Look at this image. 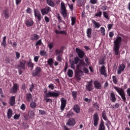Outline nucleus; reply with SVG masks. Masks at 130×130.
I'll use <instances>...</instances> for the list:
<instances>
[{
	"mask_svg": "<svg viewBox=\"0 0 130 130\" xmlns=\"http://www.w3.org/2000/svg\"><path fill=\"white\" fill-rule=\"evenodd\" d=\"M127 95L130 97V88H128L127 89Z\"/></svg>",
	"mask_w": 130,
	"mask_h": 130,
	"instance_id": "nucleus-64",
	"label": "nucleus"
},
{
	"mask_svg": "<svg viewBox=\"0 0 130 130\" xmlns=\"http://www.w3.org/2000/svg\"><path fill=\"white\" fill-rule=\"evenodd\" d=\"M26 108V105H25V104H23L21 106H20V109L22 110H25Z\"/></svg>",
	"mask_w": 130,
	"mask_h": 130,
	"instance_id": "nucleus-55",
	"label": "nucleus"
},
{
	"mask_svg": "<svg viewBox=\"0 0 130 130\" xmlns=\"http://www.w3.org/2000/svg\"><path fill=\"white\" fill-rule=\"evenodd\" d=\"M25 24L26 27H32L34 25V21L31 18L28 19L25 21Z\"/></svg>",
	"mask_w": 130,
	"mask_h": 130,
	"instance_id": "nucleus-10",
	"label": "nucleus"
},
{
	"mask_svg": "<svg viewBox=\"0 0 130 130\" xmlns=\"http://www.w3.org/2000/svg\"><path fill=\"white\" fill-rule=\"evenodd\" d=\"M112 27H113V24H109L108 25V30H110V29H111L112 28Z\"/></svg>",
	"mask_w": 130,
	"mask_h": 130,
	"instance_id": "nucleus-61",
	"label": "nucleus"
},
{
	"mask_svg": "<svg viewBox=\"0 0 130 130\" xmlns=\"http://www.w3.org/2000/svg\"><path fill=\"white\" fill-rule=\"evenodd\" d=\"M84 101H85V102H87V103H90V102H91V100L88 99V98H85L84 99Z\"/></svg>",
	"mask_w": 130,
	"mask_h": 130,
	"instance_id": "nucleus-63",
	"label": "nucleus"
},
{
	"mask_svg": "<svg viewBox=\"0 0 130 130\" xmlns=\"http://www.w3.org/2000/svg\"><path fill=\"white\" fill-rule=\"evenodd\" d=\"M73 110L76 113H80V106L78 105H75L74 106Z\"/></svg>",
	"mask_w": 130,
	"mask_h": 130,
	"instance_id": "nucleus-26",
	"label": "nucleus"
},
{
	"mask_svg": "<svg viewBox=\"0 0 130 130\" xmlns=\"http://www.w3.org/2000/svg\"><path fill=\"white\" fill-rule=\"evenodd\" d=\"M114 45L113 51L115 55H119V49L120 46H121V42L122 41V38L121 37L117 36L116 38L114 39Z\"/></svg>",
	"mask_w": 130,
	"mask_h": 130,
	"instance_id": "nucleus-2",
	"label": "nucleus"
},
{
	"mask_svg": "<svg viewBox=\"0 0 130 130\" xmlns=\"http://www.w3.org/2000/svg\"><path fill=\"white\" fill-rule=\"evenodd\" d=\"M26 12L27 13V14H31V13H32V10L31 9V8H28L26 10Z\"/></svg>",
	"mask_w": 130,
	"mask_h": 130,
	"instance_id": "nucleus-56",
	"label": "nucleus"
},
{
	"mask_svg": "<svg viewBox=\"0 0 130 130\" xmlns=\"http://www.w3.org/2000/svg\"><path fill=\"white\" fill-rule=\"evenodd\" d=\"M67 75L69 78H73L74 76V72L71 69H69L67 72Z\"/></svg>",
	"mask_w": 130,
	"mask_h": 130,
	"instance_id": "nucleus-28",
	"label": "nucleus"
},
{
	"mask_svg": "<svg viewBox=\"0 0 130 130\" xmlns=\"http://www.w3.org/2000/svg\"><path fill=\"white\" fill-rule=\"evenodd\" d=\"M45 21L46 23H48L49 22V18L47 16H45Z\"/></svg>",
	"mask_w": 130,
	"mask_h": 130,
	"instance_id": "nucleus-62",
	"label": "nucleus"
},
{
	"mask_svg": "<svg viewBox=\"0 0 130 130\" xmlns=\"http://www.w3.org/2000/svg\"><path fill=\"white\" fill-rule=\"evenodd\" d=\"M83 70L85 74H88V73H89V70H88V69L86 68V67H83Z\"/></svg>",
	"mask_w": 130,
	"mask_h": 130,
	"instance_id": "nucleus-52",
	"label": "nucleus"
},
{
	"mask_svg": "<svg viewBox=\"0 0 130 130\" xmlns=\"http://www.w3.org/2000/svg\"><path fill=\"white\" fill-rule=\"evenodd\" d=\"M71 21V25H72V26H74V25H75V23H76V17H72Z\"/></svg>",
	"mask_w": 130,
	"mask_h": 130,
	"instance_id": "nucleus-43",
	"label": "nucleus"
},
{
	"mask_svg": "<svg viewBox=\"0 0 130 130\" xmlns=\"http://www.w3.org/2000/svg\"><path fill=\"white\" fill-rule=\"evenodd\" d=\"M100 31L103 36H105V28L104 27H101L100 28Z\"/></svg>",
	"mask_w": 130,
	"mask_h": 130,
	"instance_id": "nucleus-38",
	"label": "nucleus"
},
{
	"mask_svg": "<svg viewBox=\"0 0 130 130\" xmlns=\"http://www.w3.org/2000/svg\"><path fill=\"white\" fill-rule=\"evenodd\" d=\"M61 14L63 18H67L68 13L67 12V8H66V4L63 2L61 3Z\"/></svg>",
	"mask_w": 130,
	"mask_h": 130,
	"instance_id": "nucleus-5",
	"label": "nucleus"
},
{
	"mask_svg": "<svg viewBox=\"0 0 130 130\" xmlns=\"http://www.w3.org/2000/svg\"><path fill=\"white\" fill-rule=\"evenodd\" d=\"M34 14H35V17L36 18H37L39 21H41V14H40V12L39 11L35 9L34 10Z\"/></svg>",
	"mask_w": 130,
	"mask_h": 130,
	"instance_id": "nucleus-14",
	"label": "nucleus"
},
{
	"mask_svg": "<svg viewBox=\"0 0 130 130\" xmlns=\"http://www.w3.org/2000/svg\"><path fill=\"white\" fill-rule=\"evenodd\" d=\"M28 115L30 118H33L34 117V116L35 115V114L34 113V111L32 110H29L28 113Z\"/></svg>",
	"mask_w": 130,
	"mask_h": 130,
	"instance_id": "nucleus-31",
	"label": "nucleus"
},
{
	"mask_svg": "<svg viewBox=\"0 0 130 130\" xmlns=\"http://www.w3.org/2000/svg\"><path fill=\"white\" fill-rule=\"evenodd\" d=\"M86 34L88 38H91L92 37V29L89 28L86 30Z\"/></svg>",
	"mask_w": 130,
	"mask_h": 130,
	"instance_id": "nucleus-23",
	"label": "nucleus"
},
{
	"mask_svg": "<svg viewBox=\"0 0 130 130\" xmlns=\"http://www.w3.org/2000/svg\"><path fill=\"white\" fill-rule=\"evenodd\" d=\"M48 88L51 90H53V89H54V85H53L52 84H50L48 85Z\"/></svg>",
	"mask_w": 130,
	"mask_h": 130,
	"instance_id": "nucleus-51",
	"label": "nucleus"
},
{
	"mask_svg": "<svg viewBox=\"0 0 130 130\" xmlns=\"http://www.w3.org/2000/svg\"><path fill=\"white\" fill-rule=\"evenodd\" d=\"M41 44H42V42L41 41V40H39L37 42L35 45L36 46H37V45H41Z\"/></svg>",
	"mask_w": 130,
	"mask_h": 130,
	"instance_id": "nucleus-50",
	"label": "nucleus"
},
{
	"mask_svg": "<svg viewBox=\"0 0 130 130\" xmlns=\"http://www.w3.org/2000/svg\"><path fill=\"white\" fill-rule=\"evenodd\" d=\"M99 123V117H98V114L95 113L93 115V125L97 126Z\"/></svg>",
	"mask_w": 130,
	"mask_h": 130,
	"instance_id": "nucleus-9",
	"label": "nucleus"
},
{
	"mask_svg": "<svg viewBox=\"0 0 130 130\" xmlns=\"http://www.w3.org/2000/svg\"><path fill=\"white\" fill-rule=\"evenodd\" d=\"M13 116V110L12 109H9L7 111V117L8 119H10Z\"/></svg>",
	"mask_w": 130,
	"mask_h": 130,
	"instance_id": "nucleus-22",
	"label": "nucleus"
},
{
	"mask_svg": "<svg viewBox=\"0 0 130 130\" xmlns=\"http://www.w3.org/2000/svg\"><path fill=\"white\" fill-rule=\"evenodd\" d=\"M45 93V98H49V97H58L59 96L60 92L59 91H57V92L53 91H49L46 92V91H44Z\"/></svg>",
	"mask_w": 130,
	"mask_h": 130,
	"instance_id": "nucleus-3",
	"label": "nucleus"
},
{
	"mask_svg": "<svg viewBox=\"0 0 130 130\" xmlns=\"http://www.w3.org/2000/svg\"><path fill=\"white\" fill-rule=\"evenodd\" d=\"M27 62V61L25 60H20V63L18 65V67L20 68L21 69H25V64H26V63Z\"/></svg>",
	"mask_w": 130,
	"mask_h": 130,
	"instance_id": "nucleus-19",
	"label": "nucleus"
},
{
	"mask_svg": "<svg viewBox=\"0 0 130 130\" xmlns=\"http://www.w3.org/2000/svg\"><path fill=\"white\" fill-rule=\"evenodd\" d=\"M54 44L53 43H50L48 44V47L50 49H52V48L53 47Z\"/></svg>",
	"mask_w": 130,
	"mask_h": 130,
	"instance_id": "nucleus-49",
	"label": "nucleus"
},
{
	"mask_svg": "<svg viewBox=\"0 0 130 130\" xmlns=\"http://www.w3.org/2000/svg\"><path fill=\"white\" fill-rule=\"evenodd\" d=\"M21 116V115L19 114H15L14 117L13 118L14 119H19V118H20V116Z\"/></svg>",
	"mask_w": 130,
	"mask_h": 130,
	"instance_id": "nucleus-48",
	"label": "nucleus"
},
{
	"mask_svg": "<svg viewBox=\"0 0 130 130\" xmlns=\"http://www.w3.org/2000/svg\"><path fill=\"white\" fill-rule=\"evenodd\" d=\"M21 2H22V0H15L16 6H18L19 4H21Z\"/></svg>",
	"mask_w": 130,
	"mask_h": 130,
	"instance_id": "nucleus-59",
	"label": "nucleus"
},
{
	"mask_svg": "<svg viewBox=\"0 0 130 130\" xmlns=\"http://www.w3.org/2000/svg\"><path fill=\"white\" fill-rule=\"evenodd\" d=\"M102 117L104 120H108V119L107 118V117L106 116V113H105V111H104L102 113Z\"/></svg>",
	"mask_w": 130,
	"mask_h": 130,
	"instance_id": "nucleus-41",
	"label": "nucleus"
},
{
	"mask_svg": "<svg viewBox=\"0 0 130 130\" xmlns=\"http://www.w3.org/2000/svg\"><path fill=\"white\" fill-rule=\"evenodd\" d=\"M67 124H68V125H69V126H74V125L76 124V121L74 120V118H70L68 120Z\"/></svg>",
	"mask_w": 130,
	"mask_h": 130,
	"instance_id": "nucleus-17",
	"label": "nucleus"
},
{
	"mask_svg": "<svg viewBox=\"0 0 130 130\" xmlns=\"http://www.w3.org/2000/svg\"><path fill=\"white\" fill-rule=\"evenodd\" d=\"M31 40H38L39 39V36L37 34H34L31 36Z\"/></svg>",
	"mask_w": 130,
	"mask_h": 130,
	"instance_id": "nucleus-33",
	"label": "nucleus"
},
{
	"mask_svg": "<svg viewBox=\"0 0 130 130\" xmlns=\"http://www.w3.org/2000/svg\"><path fill=\"white\" fill-rule=\"evenodd\" d=\"M62 52L61 51V50H55V53L56 55L57 56L56 59L57 60V61H59V62H61V53Z\"/></svg>",
	"mask_w": 130,
	"mask_h": 130,
	"instance_id": "nucleus-7",
	"label": "nucleus"
},
{
	"mask_svg": "<svg viewBox=\"0 0 130 130\" xmlns=\"http://www.w3.org/2000/svg\"><path fill=\"white\" fill-rule=\"evenodd\" d=\"M103 14L104 18L107 19V20H109V16H108V13H107L106 12H103Z\"/></svg>",
	"mask_w": 130,
	"mask_h": 130,
	"instance_id": "nucleus-40",
	"label": "nucleus"
},
{
	"mask_svg": "<svg viewBox=\"0 0 130 130\" xmlns=\"http://www.w3.org/2000/svg\"><path fill=\"white\" fill-rule=\"evenodd\" d=\"M92 82L93 81L92 80L87 82L86 85V90L87 91H92L93 90V84H92Z\"/></svg>",
	"mask_w": 130,
	"mask_h": 130,
	"instance_id": "nucleus-11",
	"label": "nucleus"
},
{
	"mask_svg": "<svg viewBox=\"0 0 130 130\" xmlns=\"http://www.w3.org/2000/svg\"><path fill=\"white\" fill-rule=\"evenodd\" d=\"M72 96H73L74 99H75L76 98H77V95L78 94V92L72 91Z\"/></svg>",
	"mask_w": 130,
	"mask_h": 130,
	"instance_id": "nucleus-42",
	"label": "nucleus"
},
{
	"mask_svg": "<svg viewBox=\"0 0 130 130\" xmlns=\"http://www.w3.org/2000/svg\"><path fill=\"white\" fill-rule=\"evenodd\" d=\"M99 130H105V125H104V122L101 121L99 127Z\"/></svg>",
	"mask_w": 130,
	"mask_h": 130,
	"instance_id": "nucleus-27",
	"label": "nucleus"
},
{
	"mask_svg": "<svg viewBox=\"0 0 130 130\" xmlns=\"http://www.w3.org/2000/svg\"><path fill=\"white\" fill-rule=\"evenodd\" d=\"M37 106V104L35 102H31L30 103V107L31 108L34 109Z\"/></svg>",
	"mask_w": 130,
	"mask_h": 130,
	"instance_id": "nucleus-37",
	"label": "nucleus"
},
{
	"mask_svg": "<svg viewBox=\"0 0 130 130\" xmlns=\"http://www.w3.org/2000/svg\"><path fill=\"white\" fill-rule=\"evenodd\" d=\"M102 16V12L99 11V12L95 14V17H101Z\"/></svg>",
	"mask_w": 130,
	"mask_h": 130,
	"instance_id": "nucleus-47",
	"label": "nucleus"
},
{
	"mask_svg": "<svg viewBox=\"0 0 130 130\" xmlns=\"http://www.w3.org/2000/svg\"><path fill=\"white\" fill-rule=\"evenodd\" d=\"M100 72L101 75H103V76H104L105 78H107V74L106 73V71L105 70V66H102V67L100 69Z\"/></svg>",
	"mask_w": 130,
	"mask_h": 130,
	"instance_id": "nucleus-16",
	"label": "nucleus"
},
{
	"mask_svg": "<svg viewBox=\"0 0 130 130\" xmlns=\"http://www.w3.org/2000/svg\"><path fill=\"white\" fill-rule=\"evenodd\" d=\"M44 100H45L46 102L48 103L50 101H52V100L50 99H47V98H45V96H44Z\"/></svg>",
	"mask_w": 130,
	"mask_h": 130,
	"instance_id": "nucleus-58",
	"label": "nucleus"
},
{
	"mask_svg": "<svg viewBox=\"0 0 130 130\" xmlns=\"http://www.w3.org/2000/svg\"><path fill=\"white\" fill-rule=\"evenodd\" d=\"M112 79L114 84H117V79H116V77L113 76L112 77Z\"/></svg>",
	"mask_w": 130,
	"mask_h": 130,
	"instance_id": "nucleus-46",
	"label": "nucleus"
},
{
	"mask_svg": "<svg viewBox=\"0 0 130 130\" xmlns=\"http://www.w3.org/2000/svg\"><path fill=\"white\" fill-rule=\"evenodd\" d=\"M119 107V104L116 103L115 105H112L111 106V108H112V109H116Z\"/></svg>",
	"mask_w": 130,
	"mask_h": 130,
	"instance_id": "nucleus-39",
	"label": "nucleus"
},
{
	"mask_svg": "<svg viewBox=\"0 0 130 130\" xmlns=\"http://www.w3.org/2000/svg\"><path fill=\"white\" fill-rule=\"evenodd\" d=\"M124 69H125V66L124 65V64L122 63L121 64H120L117 69V74L118 75H120V74H121V72L124 71Z\"/></svg>",
	"mask_w": 130,
	"mask_h": 130,
	"instance_id": "nucleus-15",
	"label": "nucleus"
},
{
	"mask_svg": "<svg viewBox=\"0 0 130 130\" xmlns=\"http://www.w3.org/2000/svg\"><path fill=\"white\" fill-rule=\"evenodd\" d=\"M51 11V9L48 6L45 7L44 8L41 10V14L43 16H44V15H47V14H48V13Z\"/></svg>",
	"mask_w": 130,
	"mask_h": 130,
	"instance_id": "nucleus-8",
	"label": "nucleus"
},
{
	"mask_svg": "<svg viewBox=\"0 0 130 130\" xmlns=\"http://www.w3.org/2000/svg\"><path fill=\"white\" fill-rule=\"evenodd\" d=\"M74 63L75 64H77L76 66V71H75V79L80 80L81 77L84 75V72L82 71V69H83V67H86L87 64H86V62L83 60L80 59L78 57H76L74 58Z\"/></svg>",
	"mask_w": 130,
	"mask_h": 130,
	"instance_id": "nucleus-1",
	"label": "nucleus"
},
{
	"mask_svg": "<svg viewBox=\"0 0 130 130\" xmlns=\"http://www.w3.org/2000/svg\"><path fill=\"white\" fill-rule=\"evenodd\" d=\"M15 54H16V57H15L16 59H19L20 56V53H19V52H15Z\"/></svg>",
	"mask_w": 130,
	"mask_h": 130,
	"instance_id": "nucleus-45",
	"label": "nucleus"
},
{
	"mask_svg": "<svg viewBox=\"0 0 130 130\" xmlns=\"http://www.w3.org/2000/svg\"><path fill=\"white\" fill-rule=\"evenodd\" d=\"M3 15H4L6 19H8L9 17H10V15L9 14V11L8 10H5L3 12Z\"/></svg>",
	"mask_w": 130,
	"mask_h": 130,
	"instance_id": "nucleus-35",
	"label": "nucleus"
},
{
	"mask_svg": "<svg viewBox=\"0 0 130 130\" xmlns=\"http://www.w3.org/2000/svg\"><path fill=\"white\" fill-rule=\"evenodd\" d=\"M38 59H39V56H35L34 58V60L35 62H38Z\"/></svg>",
	"mask_w": 130,
	"mask_h": 130,
	"instance_id": "nucleus-53",
	"label": "nucleus"
},
{
	"mask_svg": "<svg viewBox=\"0 0 130 130\" xmlns=\"http://www.w3.org/2000/svg\"><path fill=\"white\" fill-rule=\"evenodd\" d=\"M92 23L93 24V26L95 29H98L100 28L101 25L100 24V23L96 22L95 20L92 21Z\"/></svg>",
	"mask_w": 130,
	"mask_h": 130,
	"instance_id": "nucleus-24",
	"label": "nucleus"
},
{
	"mask_svg": "<svg viewBox=\"0 0 130 130\" xmlns=\"http://www.w3.org/2000/svg\"><path fill=\"white\" fill-rule=\"evenodd\" d=\"M19 89V85L17 83L13 84V87L11 89V93H17V91Z\"/></svg>",
	"mask_w": 130,
	"mask_h": 130,
	"instance_id": "nucleus-18",
	"label": "nucleus"
},
{
	"mask_svg": "<svg viewBox=\"0 0 130 130\" xmlns=\"http://www.w3.org/2000/svg\"><path fill=\"white\" fill-rule=\"evenodd\" d=\"M40 54L42 56H44L45 55H47V53H46V52H45V51L42 50L40 51Z\"/></svg>",
	"mask_w": 130,
	"mask_h": 130,
	"instance_id": "nucleus-44",
	"label": "nucleus"
},
{
	"mask_svg": "<svg viewBox=\"0 0 130 130\" xmlns=\"http://www.w3.org/2000/svg\"><path fill=\"white\" fill-rule=\"evenodd\" d=\"M32 100V94L31 93H27L26 94V100L28 102H30Z\"/></svg>",
	"mask_w": 130,
	"mask_h": 130,
	"instance_id": "nucleus-34",
	"label": "nucleus"
},
{
	"mask_svg": "<svg viewBox=\"0 0 130 130\" xmlns=\"http://www.w3.org/2000/svg\"><path fill=\"white\" fill-rule=\"evenodd\" d=\"M47 4L50 7H54V3L51 0H47Z\"/></svg>",
	"mask_w": 130,
	"mask_h": 130,
	"instance_id": "nucleus-36",
	"label": "nucleus"
},
{
	"mask_svg": "<svg viewBox=\"0 0 130 130\" xmlns=\"http://www.w3.org/2000/svg\"><path fill=\"white\" fill-rule=\"evenodd\" d=\"M76 52L80 58H83V57H84V55H85V53L84 52V51H83V50L79 48H76Z\"/></svg>",
	"mask_w": 130,
	"mask_h": 130,
	"instance_id": "nucleus-12",
	"label": "nucleus"
},
{
	"mask_svg": "<svg viewBox=\"0 0 130 130\" xmlns=\"http://www.w3.org/2000/svg\"><path fill=\"white\" fill-rule=\"evenodd\" d=\"M110 99L112 102H115L116 101V98H115V94L113 92L110 93Z\"/></svg>",
	"mask_w": 130,
	"mask_h": 130,
	"instance_id": "nucleus-21",
	"label": "nucleus"
},
{
	"mask_svg": "<svg viewBox=\"0 0 130 130\" xmlns=\"http://www.w3.org/2000/svg\"><path fill=\"white\" fill-rule=\"evenodd\" d=\"M66 105H67V100L63 99V98H62L61 99V110H64V108H66Z\"/></svg>",
	"mask_w": 130,
	"mask_h": 130,
	"instance_id": "nucleus-13",
	"label": "nucleus"
},
{
	"mask_svg": "<svg viewBox=\"0 0 130 130\" xmlns=\"http://www.w3.org/2000/svg\"><path fill=\"white\" fill-rule=\"evenodd\" d=\"M53 59L52 58H49L47 61V63L50 67H52L53 66Z\"/></svg>",
	"mask_w": 130,
	"mask_h": 130,
	"instance_id": "nucleus-32",
	"label": "nucleus"
},
{
	"mask_svg": "<svg viewBox=\"0 0 130 130\" xmlns=\"http://www.w3.org/2000/svg\"><path fill=\"white\" fill-rule=\"evenodd\" d=\"M39 113H40V114H42V115H44V114H45V111L42 110H40Z\"/></svg>",
	"mask_w": 130,
	"mask_h": 130,
	"instance_id": "nucleus-60",
	"label": "nucleus"
},
{
	"mask_svg": "<svg viewBox=\"0 0 130 130\" xmlns=\"http://www.w3.org/2000/svg\"><path fill=\"white\" fill-rule=\"evenodd\" d=\"M114 88L115 89V90H116L117 91V92L120 95V96H121L123 101H125V100H126V99L125 98L124 90H123L122 88H119L118 87H114Z\"/></svg>",
	"mask_w": 130,
	"mask_h": 130,
	"instance_id": "nucleus-4",
	"label": "nucleus"
},
{
	"mask_svg": "<svg viewBox=\"0 0 130 130\" xmlns=\"http://www.w3.org/2000/svg\"><path fill=\"white\" fill-rule=\"evenodd\" d=\"M27 66L28 68H30V70L34 69V63L32 62V60L29 59V61L26 62Z\"/></svg>",
	"mask_w": 130,
	"mask_h": 130,
	"instance_id": "nucleus-20",
	"label": "nucleus"
},
{
	"mask_svg": "<svg viewBox=\"0 0 130 130\" xmlns=\"http://www.w3.org/2000/svg\"><path fill=\"white\" fill-rule=\"evenodd\" d=\"M34 89V84L33 83H32L29 88L30 92H32V91H33Z\"/></svg>",
	"mask_w": 130,
	"mask_h": 130,
	"instance_id": "nucleus-54",
	"label": "nucleus"
},
{
	"mask_svg": "<svg viewBox=\"0 0 130 130\" xmlns=\"http://www.w3.org/2000/svg\"><path fill=\"white\" fill-rule=\"evenodd\" d=\"M94 85L95 89H101V84L99 83L98 81H94Z\"/></svg>",
	"mask_w": 130,
	"mask_h": 130,
	"instance_id": "nucleus-25",
	"label": "nucleus"
},
{
	"mask_svg": "<svg viewBox=\"0 0 130 130\" xmlns=\"http://www.w3.org/2000/svg\"><path fill=\"white\" fill-rule=\"evenodd\" d=\"M97 0H90V2L91 4H92V5H95V4H97Z\"/></svg>",
	"mask_w": 130,
	"mask_h": 130,
	"instance_id": "nucleus-57",
	"label": "nucleus"
},
{
	"mask_svg": "<svg viewBox=\"0 0 130 130\" xmlns=\"http://www.w3.org/2000/svg\"><path fill=\"white\" fill-rule=\"evenodd\" d=\"M6 39H7V37H4L3 38V41L1 43L2 46H3L4 47L7 46V42L6 41Z\"/></svg>",
	"mask_w": 130,
	"mask_h": 130,
	"instance_id": "nucleus-30",
	"label": "nucleus"
},
{
	"mask_svg": "<svg viewBox=\"0 0 130 130\" xmlns=\"http://www.w3.org/2000/svg\"><path fill=\"white\" fill-rule=\"evenodd\" d=\"M41 68L36 67L32 72V76H34V77H40V76H41Z\"/></svg>",
	"mask_w": 130,
	"mask_h": 130,
	"instance_id": "nucleus-6",
	"label": "nucleus"
},
{
	"mask_svg": "<svg viewBox=\"0 0 130 130\" xmlns=\"http://www.w3.org/2000/svg\"><path fill=\"white\" fill-rule=\"evenodd\" d=\"M15 96H11L10 99L9 103L11 106H13V105H15Z\"/></svg>",
	"mask_w": 130,
	"mask_h": 130,
	"instance_id": "nucleus-29",
	"label": "nucleus"
}]
</instances>
